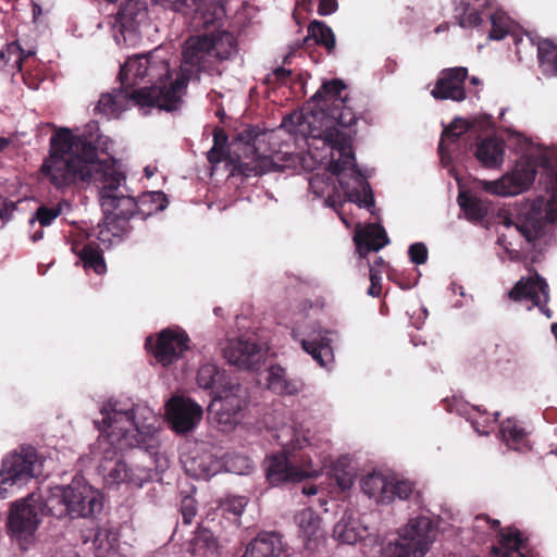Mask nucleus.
<instances>
[{
	"instance_id": "obj_49",
	"label": "nucleus",
	"mask_w": 557,
	"mask_h": 557,
	"mask_svg": "<svg viewBox=\"0 0 557 557\" xmlns=\"http://www.w3.org/2000/svg\"><path fill=\"white\" fill-rule=\"evenodd\" d=\"M156 3L162 4L164 8L171 9L175 12L188 15L190 10H197L201 4V0H152Z\"/></svg>"
},
{
	"instance_id": "obj_43",
	"label": "nucleus",
	"mask_w": 557,
	"mask_h": 557,
	"mask_svg": "<svg viewBox=\"0 0 557 557\" xmlns=\"http://www.w3.org/2000/svg\"><path fill=\"white\" fill-rule=\"evenodd\" d=\"M83 267L86 270L92 269L97 274L106 272L107 267L101 252L90 245L84 246L78 253Z\"/></svg>"
},
{
	"instance_id": "obj_27",
	"label": "nucleus",
	"mask_w": 557,
	"mask_h": 557,
	"mask_svg": "<svg viewBox=\"0 0 557 557\" xmlns=\"http://www.w3.org/2000/svg\"><path fill=\"white\" fill-rule=\"evenodd\" d=\"M282 536L276 532H261L247 546L243 557H281Z\"/></svg>"
},
{
	"instance_id": "obj_36",
	"label": "nucleus",
	"mask_w": 557,
	"mask_h": 557,
	"mask_svg": "<svg viewBox=\"0 0 557 557\" xmlns=\"http://www.w3.org/2000/svg\"><path fill=\"white\" fill-rule=\"evenodd\" d=\"M200 3L197 10H190L194 20L205 28L215 27L225 16L224 5L215 0H201Z\"/></svg>"
},
{
	"instance_id": "obj_17",
	"label": "nucleus",
	"mask_w": 557,
	"mask_h": 557,
	"mask_svg": "<svg viewBox=\"0 0 557 557\" xmlns=\"http://www.w3.org/2000/svg\"><path fill=\"white\" fill-rule=\"evenodd\" d=\"M508 296L515 301H525L529 310L537 307L548 319L552 318V311L546 306L549 299L548 285L539 274L521 277Z\"/></svg>"
},
{
	"instance_id": "obj_22",
	"label": "nucleus",
	"mask_w": 557,
	"mask_h": 557,
	"mask_svg": "<svg viewBox=\"0 0 557 557\" xmlns=\"http://www.w3.org/2000/svg\"><path fill=\"white\" fill-rule=\"evenodd\" d=\"M273 128L267 127L264 124L248 125L238 120H228L226 124H218L213 127L212 139H258Z\"/></svg>"
},
{
	"instance_id": "obj_26",
	"label": "nucleus",
	"mask_w": 557,
	"mask_h": 557,
	"mask_svg": "<svg viewBox=\"0 0 557 557\" xmlns=\"http://www.w3.org/2000/svg\"><path fill=\"white\" fill-rule=\"evenodd\" d=\"M508 235H519L528 245L534 246L535 242L543 234L544 222L537 216L535 211L528 213L525 216H520L516 222L505 220L504 222Z\"/></svg>"
},
{
	"instance_id": "obj_6",
	"label": "nucleus",
	"mask_w": 557,
	"mask_h": 557,
	"mask_svg": "<svg viewBox=\"0 0 557 557\" xmlns=\"http://www.w3.org/2000/svg\"><path fill=\"white\" fill-rule=\"evenodd\" d=\"M158 48L147 54L128 58L121 66L119 79L129 89H157L165 92L175 87L178 107L189 78L184 73L173 78L170 64Z\"/></svg>"
},
{
	"instance_id": "obj_50",
	"label": "nucleus",
	"mask_w": 557,
	"mask_h": 557,
	"mask_svg": "<svg viewBox=\"0 0 557 557\" xmlns=\"http://www.w3.org/2000/svg\"><path fill=\"white\" fill-rule=\"evenodd\" d=\"M61 205L51 208L41 206L37 209L35 216H33L29 222L34 223L38 221L41 226H48L61 214Z\"/></svg>"
},
{
	"instance_id": "obj_62",
	"label": "nucleus",
	"mask_w": 557,
	"mask_h": 557,
	"mask_svg": "<svg viewBox=\"0 0 557 557\" xmlns=\"http://www.w3.org/2000/svg\"><path fill=\"white\" fill-rule=\"evenodd\" d=\"M15 205L12 201L0 199V221H7L11 218Z\"/></svg>"
},
{
	"instance_id": "obj_59",
	"label": "nucleus",
	"mask_w": 557,
	"mask_h": 557,
	"mask_svg": "<svg viewBox=\"0 0 557 557\" xmlns=\"http://www.w3.org/2000/svg\"><path fill=\"white\" fill-rule=\"evenodd\" d=\"M194 503H195L194 499L190 497H186L182 502L181 511H182L183 521L186 524L191 523L194 517L196 516V507H195Z\"/></svg>"
},
{
	"instance_id": "obj_39",
	"label": "nucleus",
	"mask_w": 557,
	"mask_h": 557,
	"mask_svg": "<svg viewBox=\"0 0 557 557\" xmlns=\"http://www.w3.org/2000/svg\"><path fill=\"white\" fill-rule=\"evenodd\" d=\"M0 61L3 63L8 73L14 74L22 72L23 62L25 61V50L17 41L7 44L0 49Z\"/></svg>"
},
{
	"instance_id": "obj_48",
	"label": "nucleus",
	"mask_w": 557,
	"mask_h": 557,
	"mask_svg": "<svg viewBox=\"0 0 557 557\" xmlns=\"http://www.w3.org/2000/svg\"><path fill=\"white\" fill-rule=\"evenodd\" d=\"M38 138L74 139L73 131L69 127H58L52 123H41L37 128Z\"/></svg>"
},
{
	"instance_id": "obj_63",
	"label": "nucleus",
	"mask_w": 557,
	"mask_h": 557,
	"mask_svg": "<svg viewBox=\"0 0 557 557\" xmlns=\"http://www.w3.org/2000/svg\"><path fill=\"white\" fill-rule=\"evenodd\" d=\"M23 81L30 89H38L40 81L34 77L32 74H23Z\"/></svg>"
},
{
	"instance_id": "obj_37",
	"label": "nucleus",
	"mask_w": 557,
	"mask_h": 557,
	"mask_svg": "<svg viewBox=\"0 0 557 557\" xmlns=\"http://www.w3.org/2000/svg\"><path fill=\"white\" fill-rule=\"evenodd\" d=\"M499 433L502 440L511 449L522 451L529 447L527 433L511 419L503 422Z\"/></svg>"
},
{
	"instance_id": "obj_44",
	"label": "nucleus",
	"mask_w": 557,
	"mask_h": 557,
	"mask_svg": "<svg viewBox=\"0 0 557 557\" xmlns=\"http://www.w3.org/2000/svg\"><path fill=\"white\" fill-rule=\"evenodd\" d=\"M215 540L208 529H199L190 542L189 552L193 555H206L208 550L215 549Z\"/></svg>"
},
{
	"instance_id": "obj_2",
	"label": "nucleus",
	"mask_w": 557,
	"mask_h": 557,
	"mask_svg": "<svg viewBox=\"0 0 557 557\" xmlns=\"http://www.w3.org/2000/svg\"><path fill=\"white\" fill-rule=\"evenodd\" d=\"M100 412L104 428L91 451L99 461V473L108 485L127 483L141 487L151 480V470L129 469L120 454L146 444L147 449L157 447V414L146 405L122 400H109Z\"/></svg>"
},
{
	"instance_id": "obj_47",
	"label": "nucleus",
	"mask_w": 557,
	"mask_h": 557,
	"mask_svg": "<svg viewBox=\"0 0 557 557\" xmlns=\"http://www.w3.org/2000/svg\"><path fill=\"white\" fill-rule=\"evenodd\" d=\"M226 471L236 474H246L252 468L251 461L240 454H226L223 459Z\"/></svg>"
},
{
	"instance_id": "obj_7",
	"label": "nucleus",
	"mask_w": 557,
	"mask_h": 557,
	"mask_svg": "<svg viewBox=\"0 0 557 557\" xmlns=\"http://www.w3.org/2000/svg\"><path fill=\"white\" fill-rule=\"evenodd\" d=\"M527 144L525 160L518 162L515 169L495 181L476 180L475 187L495 196L518 195L530 187L536 175V166L552 169L557 164V147H545L539 141Z\"/></svg>"
},
{
	"instance_id": "obj_1",
	"label": "nucleus",
	"mask_w": 557,
	"mask_h": 557,
	"mask_svg": "<svg viewBox=\"0 0 557 557\" xmlns=\"http://www.w3.org/2000/svg\"><path fill=\"white\" fill-rule=\"evenodd\" d=\"M97 141H50L49 157L41 172L57 188L76 181L101 184L99 191L102 211L107 220H128L140 214L139 199L124 195L125 183L119 161L112 157L101 158Z\"/></svg>"
},
{
	"instance_id": "obj_4",
	"label": "nucleus",
	"mask_w": 557,
	"mask_h": 557,
	"mask_svg": "<svg viewBox=\"0 0 557 557\" xmlns=\"http://www.w3.org/2000/svg\"><path fill=\"white\" fill-rule=\"evenodd\" d=\"M346 88L341 78L324 82L309 100L312 109L289 113L278 128L294 139H352L358 119L346 106L347 96H343Z\"/></svg>"
},
{
	"instance_id": "obj_30",
	"label": "nucleus",
	"mask_w": 557,
	"mask_h": 557,
	"mask_svg": "<svg viewBox=\"0 0 557 557\" xmlns=\"http://www.w3.org/2000/svg\"><path fill=\"white\" fill-rule=\"evenodd\" d=\"M527 544L519 530L508 528L500 532L498 545L492 547L494 555L498 557H525Z\"/></svg>"
},
{
	"instance_id": "obj_42",
	"label": "nucleus",
	"mask_w": 557,
	"mask_h": 557,
	"mask_svg": "<svg viewBox=\"0 0 557 557\" xmlns=\"http://www.w3.org/2000/svg\"><path fill=\"white\" fill-rule=\"evenodd\" d=\"M117 542V534L108 528H100L94 539L97 557H108L114 549Z\"/></svg>"
},
{
	"instance_id": "obj_32",
	"label": "nucleus",
	"mask_w": 557,
	"mask_h": 557,
	"mask_svg": "<svg viewBox=\"0 0 557 557\" xmlns=\"http://www.w3.org/2000/svg\"><path fill=\"white\" fill-rule=\"evenodd\" d=\"M186 472L194 478L209 479L219 470V462L208 453L186 456L183 460Z\"/></svg>"
},
{
	"instance_id": "obj_53",
	"label": "nucleus",
	"mask_w": 557,
	"mask_h": 557,
	"mask_svg": "<svg viewBox=\"0 0 557 557\" xmlns=\"http://www.w3.org/2000/svg\"><path fill=\"white\" fill-rule=\"evenodd\" d=\"M73 138L77 139H104V136L100 133L99 122L90 121L84 125L79 134H73ZM109 139V137H106Z\"/></svg>"
},
{
	"instance_id": "obj_16",
	"label": "nucleus",
	"mask_w": 557,
	"mask_h": 557,
	"mask_svg": "<svg viewBox=\"0 0 557 557\" xmlns=\"http://www.w3.org/2000/svg\"><path fill=\"white\" fill-rule=\"evenodd\" d=\"M202 414V407L185 396H173L165 405L166 420L176 434L193 432L200 423Z\"/></svg>"
},
{
	"instance_id": "obj_54",
	"label": "nucleus",
	"mask_w": 557,
	"mask_h": 557,
	"mask_svg": "<svg viewBox=\"0 0 557 557\" xmlns=\"http://www.w3.org/2000/svg\"><path fill=\"white\" fill-rule=\"evenodd\" d=\"M247 503V498L244 496H232L224 502L223 508L225 511L239 517L244 512Z\"/></svg>"
},
{
	"instance_id": "obj_34",
	"label": "nucleus",
	"mask_w": 557,
	"mask_h": 557,
	"mask_svg": "<svg viewBox=\"0 0 557 557\" xmlns=\"http://www.w3.org/2000/svg\"><path fill=\"white\" fill-rule=\"evenodd\" d=\"M389 479L382 473L368 474L361 481L362 491L376 503L388 504L392 502V494L388 491Z\"/></svg>"
},
{
	"instance_id": "obj_64",
	"label": "nucleus",
	"mask_w": 557,
	"mask_h": 557,
	"mask_svg": "<svg viewBox=\"0 0 557 557\" xmlns=\"http://www.w3.org/2000/svg\"><path fill=\"white\" fill-rule=\"evenodd\" d=\"M98 239L103 244L107 242H111V239L109 238V228L107 224H99Z\"/></svg>"
},
{
	"instance_id": "obj_35",
	"label": "nucleus",
	"mask_w": 557,
	"mask_h": 557,
	"mask_svg": "<svg viewBox=\"0 0 557 557\" xmlns=\"http://www.w3.org/2000/svg\"><path fill=\"white\" fill-rule=\"evenodd\" d=\"M539 67L546 77H557V42L548 38L536 41Z\"/></svg>"
},
{
	"instance_id": "obj_61",
	"label": "nucleus",
	"mask_w": 557,
	"mask_h": 557,
	"mask_svg": "<svg viewBox=\"0 0 557 557\" xmlns=\"http://www.w3.org/2000/svg\"><path fill=\"white\" fill-rule=\"evenodd\" d=\"M338 9L337 0H319L318 14L321 16L330 15Z\"/></svg>"
},
{
	"instance_id": "obj_56",
	"label": "nucleus",
	"mask_w": 557,
	"mask_h": 557,
	"mask_svg": "<svg viewBox=\"0 0 557 557\" xmlns=\"http://www.w3.org/2000/svg\"><path fill=\"white\" fill-rule=\"evenodd\" d=\"M483 23V18L479 11H470L468 7L465 9L463 14L459 17L458 24L462 28H474L479 27Z\"/></svg>"
},
{
	"instance_id": "obj_9",
	"label": "nucleus",
	"mask_w": 557,
	"mask_h": 557,
	"mask_svg": "<svg viewBox=\"0 0 557 557\" xmlns=\"http://www.w3.org/2000/svg\"><path fill=\"white\" fill-rule=\"evenodd\" d=\"M157 89H129L126 86L114 88L110 92L101 94L95 113L107 119H119L131 106L156 107L160 110L174 111L177 109L175 87L170 91Z\"/></svg>"
},
{
	"instance_id": "obj_28",
	"label": "nucleus",
	"mask_w": 557,
	"mask_h": 557,
	"mask_svg": "<svg viewBox=\"0 0 557 557\" xmlns=\"http://www.w3.org/2000/svg\"><path fill=\"white\" fill-rule=\"evenodd\" d=\"M300 344L321 367H325L331 361L332 351L329 339L319 324L313 325L312 330L306 333V337L300 338Z\"/></svg>"
},
{
	"instance_id": "obj_60",
	"label": "nucleus",
	"mask_w": 557,
	"mask_h": 557,
	"mask_svg": "<svg viewBox=\"0 0 557 557\" xmlns=\"http://www.w3.org/2000/svg\"><path fill=\"white\" fill-rule=\"evenodd\" d=\"M370 282L371 285L368 289V294L372 297H377L381 293V275L370 267Z\"/></svg>"
},
{
	"instance_id": "obj_46",
	"label": "nucleus",
	"mask_w": 557,
	"mask_h": 557,
	"mask_svg": "<svg viewBox=\"0 0 557 557\" xmlns=\"http://www.w3.org/2000/svg\"><path fill=\"white\" fill-rule=\"evenodd\" d=\"M490 21L492 25L490 38L493 40L504 39L510 30L511 21L509 16L500 10H496L490 15Z\"/></svg>"
},
{
	"instance_id": "obj_52",
	"label": "nucleus",
	"mask_w": 557,
	"mask_h": 557,
	"mask_svg": "<svg viewBox=\"0 0 557 557\" xmlns=\"http://www.w3.org/2000/svg\"><path fill=\"white\" fill-rule=\"evenodd\" d=\"M342 461H338L332 468V476L335 479L336 484L342 491L349 490L354 484V474L351 470L343 468L339 469Z\"/></svg>"
},
{
	"instance_id": "obj_8",
	"label": "nucleus",
	"mask_w": 557,
	"mask_h": 557,
	"mask_svg": "<svg viewBox=\"0 0 557 557\" xmlns=\"http://www.w3.org/2000/svg\"><path fill=\"white\" fill-rule=\"evenodd\" d=\"M48 512L57 518H87L100 512L102 495L82 478H75L66 486H55L45 500Z\"/></svg>"
},
{
	"instance_id": "obj_13",
	"label": "nucleus",
	"mask_w": 557,
	"mask_h": 557,
	"mask_svg": "<svg viewBox=\"0 0 557 557\" xmlns=\"http://www.w3.org/2000/svg\"><path fill=\"white\" fill-rule=\"evenodd\" d=\"M248 401L245 387L238 383H226L208 407L210 419L222 432H231L242 422Z\"/></svg>"
},
{
	"instance_id": "obj_41",
	"label": "nucleus",
	"mask_w": 557,
	"mask_h": 557,
	"mask_svg": "<svg viewBox=\"0 0 557 557\" xmlns=\"http://www.w3.org/2000/svg\"><path fill=\"white\" fill-rule=\"evenodd\" d=\"M168 206V199L162 191H148L139 198L140 214L148 216L154 212L162 211Z\"/></svg>"
},
{
	"instance_id": "obj_31",
	"label": "nucleus",
	"mask_w": 557,
	"mask_h": 557,
	"mask_svg": "<svg viewBox=\"0 0 557 557\" xmlns=\"http://www.w3.org/2000/svg\"><path fill=\"white\" fill-rule=\"evenodd\" d=\"M268 388L278 395H295L302 388V383L297 379H289L285 369L281 366H271L267 375Z\"/></svg>"
},
{
	"instance_id": "obj_45",
	"label": "nucleus",
	"mask_w": 557,
	"mask_h": 557,
	"mask_svg": "<svg viewBox=\"0 0 557 557\" xmlns=\"http://www.w3.org/2000/svg\"><path fill=\"white\" fill-rule=\"evenodd\" d=\"M222 376L223 374L215 363L207 362L198 370L197 384L205 389L213 388L222 381Z\"/></svg>"
},
{
	"instance_id": "obj_11",
	"label": "nucleus",
	"mask_w": 557,
	"mask_h": 557,
	"mask_svg": "<svg viewBox=\"0 0 557 557\" xmlns=\"http://www.w3.org/2000/svg\"><path fill=\"white\" fill-rule=\"evenodd\" d=\"M437 531L434 522L426 516L410 518L398 530L395 542L383 549V557H423L435 541Z\"/></svg>"
},
{
	"instance_id": "obj_33",
	"label": "nucleus",
	"mask_w": 557,
	"mask_h": 557,
	"mask_svg": "<svg viewBox=\"0 0 557 557\" xmlns=\"http://www.w3.org/2000/svg\"><path fill=\"white\" fill-rule=\"evenodd\" d=\"M474 154L483 166L498 169L504 162V141H476Z\"/></svg>"
},
{
	"instance_id": "obj_38",
	"label": "nucleus",
	"mask_w": 557,
	"mask_h": 557,
	"mask_svg": "<svg viewBox=\"0 0 557 557\" xmlns=\"http://www.w3.org/2000/svg\"><path fill=\"white\" fill-rule=\"evenodd\" d=\"M313 39L317 45L323 46L329 53L335 50V36L331 27L323 21L314 20L308 26L306 42Z\"/></svg>"
},
{
	"instance_id": "obj_18",
	"label": "nucleus",
	"mask_w": 557,
	"mask_h": 557,
	"mask_svg": "<svg viewBox=\"0 0 557 557\" xmlns=\"http://www.w3.org/2000/svg\"><path fill=\"white\" fill-rule=\"evenodd\" d=\"M495 122L488 114H478L469 119L456 116L442 132L440 139H459L470 134L474 139H498L494 136Z\"/></svg>"
},
{
	"instance_id": "obj_15",
	"label": "nucleus",
	"mask_w": 557,
	"mask_h": 557,
	"mask_svg": "<svg viewBox=\"0 0 557 557\" xmlns=\"http://www.w3.org/2000/svg\"><path fill=\"white\" fill-rule=\"evenodd\" d=\"M42 504L34 494L16 502L9 516V528L18 541L28 542L35 534L40 517Z\"/></svg>"
},
{
	"instance_id": "obj_14",
	"label": "nucleus",
	"mask_w": 557,
	"mask_h": 557,
	"mask_svg": "<svg viewBox=\"0 0 557 557\" xmlns=\"http://www.w3.org/2000/svg\"><path fill=\"white\" fill-rule=\"evenodd\" d=\"M42 462L32 446H22L7 455L0 470V496L5 497L7 486H22L41 473Z\"/></svg>"
},
{
	"instance_id": "obj_21",
	"label": "nucleus",
	"mask_w": 557,
	"mask_h": 557,
	"mask_svg": "<svg viewBox=\"0 0 557 557\" xmlns=\"http://www.w3.org/2000/svg\"><path fill=\"white\" fill-rule=\"evenodd\" d=\"M221 349L227 362L240 369H253L264 355L261 345L244 336L227 339Z\"/></svg>"
},
{
	"instance_id": "obj_19",
	"label": "nucleus",
	"mask_w": 557,
	"mask_h": 557,
	"mask_svg": "<svg viewBox=\"0 0 557 557\" xmlns=\"http://www.w3.org/2000/svg\"><path fill=\"white\" fill-rule=\"evenodd\" d=\"M188 348V335L176 327L161 331L151 350L157 362L168 367L182 358Z\"/></svg>"
},
{
	"instance_id": "obj_25",
	"label": "nucleus",
	"mask_w": 557,
	"mask_h": 557,
	"mask_svg": "<svg viewBox=\"0 0 557 557\" xmlns=\"http://www.w3.org/2000/svg\"><path fill=\"white\" fill-rule=\"evenodd\" d=\"M296 523L298 525V535L307 548L315 547L324 539L321 519L311 508L301 510L296 516Z\"/></svg>"
},
{
	"instance_id": "obj_5",
	"label": "nucleus",
	"mask_w": 557,
	"mask_h": 557,
	"mask_svg": "<svg viewBox=\"0 0 557 557\" xmlns=\"http://www.w3.org/2000/svg\"><path fill=\"white\" fill-rule=\"evenodd\" d=\"M275 440L283 453L265 460L267 479L271 485L315 479L329 463V443H314L309 431L302 428L283 425L276 431Z\"/></svg>"
},
{
	"instance_id": "obj_55",
	"label": "nucleus",
	"mask_w": 557,
	"mask_h": 557,
	"mask_svg": "<svg viewBox=\"0 0 557 557\" xmlns=\"http://www.w3.org/2000/svg\"><path fill=\"white\" fill-rule=\"evenodd\" d=\"M292 76V71L283 66L274 69L268 74L265 82L274 87L285 85Z\"/></svg>"
},
{
	"instance_id": "obj_10",
	"label": "nucleus",
	"mask_w": 557,
	"mask_h": 557,
	"mask_svg": "<svg viewBox=\"0 0 557 557\" xmlns=\"http://www.w3.org/2000/svg\"><path fill=\"white\" fill-rule=\"evenodd\" d=\"M257 141H214L208 151V160L211 163L226 161L232 165V172H238L245 176L261 175L272 166V158L260 153Z\"/></svg>"
},
{
	"instance_id": "obj_12",
	"label": "nucleus",
	"mask_w": 557,
	"mask_h": 557,
	"mask_svg": "<svg viewBox=\"0 0 557 557\" xmlns=\"http://www.w3.org/2000/svg\"><path fill=\"white\" fill-rule=\"evenodd\" d=\"M235 46V37L227 32L190 37L183 49V62L197 72L207 71L212 59L227 60Z\"/></svg>"
},
{
	"instance_id": "obj_24",
	"label": "nucleus",
	"mask_w": 557,
	"mask_h": 557,
	"mask_svg": "<svg viewBox=\"0 0 557 557\" xmlns=\"http://www.w3.org/2000/svg\"><path fill=\"white\" fill-rule=\"evenodd\" d=\"M354 240L361 258H364L370 251H379L389 243L385 230L375 223L363 228L357 225Z\"/></svg>"
},
{
	"instance_id": "obj_23",
	"label": "nucleus",
	"mask_w": 557,
	"mask_h": 557,
	"mask_svg": "<svg viewBox=\"0 0 557 557\" xmlns=\"http://www.w3.org/2000/svg\"><path fill=\"white\" fill-rule=\"evenodd\" d=\"M368 535V527L352 511H345L333 529V537L349 545L364 540Z\"/></svg>"
},
{
	"instance_id": "obj_57",
	"label": "nucleus",
	"mask_w": 557,
	"mask_h": 557,
	"mask_svg": "<svg viewBox=\"0 0 557 557\" xmlns=\"http://www.w3.org/2000/svg\"><path fill=\"white\" fill-rule=\"evenodd\" d=\"M410 260L416 264H423L428 259V248L422 243L412 244L408 250Z\"/></svg>"
},
{
	"instance_id": "obj_29",
	"label": "nucleus",
	"mask_w": 557,
	"mask_h": 557,
	"mask_svg": "<svg viewBox=\"0 0 557 557\" xmlns=\"http://www.w3.org/2000/svg\"><path fill=\"white\" fill-rule=\"evenodd\" d=\"M148 15L147 3L144 0H125L116 13V22L123 32H136Z\"/></svg>"
},
{
	"instance_id": "obj_3",
	"label": "nucleus",
	"mask_w": 557,
	"mask_h": 557,
	"mask_svg": "<svg viewBox=\"0 0 557 557\" xmlns=\"http://www.w3.org/2000/svg\"><path fill=\"white\" fill-rule=\"evenodd\" d=\"M307 151L300 157L302 166L314 170L319 164L327 166L309 177L310 191L324 198L327 207L336 208L339 202L338 187L346 199L360 208H372L374 199L367 178L371 173L362 172L356 164L351 141H304Z\"/></svg>"
},
{
	"instance_id": "obj_40",
	"label": "nucleus",
	"mask_w": 557,
	"mask_h": 557,
	"mask_svg": "<svg viewBox=\"0 0 557 557\" xmlns=\"http://www.w3.org/2000/svg\"><path fill=\"white\" fill-rule=\"evenodd\" d=\"M458 203L466 216L471 221H481L488 212V205L478 196L460 193Z\"/></svg>"
},
{
	"instance_id": "obj_20",
	"label": "nucleus",
	"mask_w": 557,
	"mask_h": 557,
	"mask_svg": "<svg viewBox=\"0 0 557 557\" xmlns=\"http://www.w3.org/2000/svg\"><path fill=\"white\" fill-rule=\"evenodd\" d=\"M469 76L465 66L447 67L440 72L431 95L436 100H451L461 102L467 99L465 87Z\"/></svg>"
},
{
	"instance_id": "obj_51",
	"label": "nucleus",
	"mask_w": 557,
	"mask_h": 557,
	"mask_svg": "<svg viewBox=\"0 0 557 557\" xmlns=\"http://www.w3.org/2000/svg\"><path fill=\"white\" fill-rule=\"evenodd\" d=\"M388 491L392 494V502L396 498L407 499L412 493V484L409 481L391 478Z\"/></svg>"
},
{
	"instance_id": "obj_58",
	"label": "nucleus",
	"mask_w": 557,
	"mask_h": 557,
	"mask_svg": "<svg viewBox=\"0 0 557 557\" xmlns=\"http://www.w3.org/2000/svg\"><path fill=\"white\" fill-rule=\"evenodd\" d=\"M545 214L548 222H555L557 220V174L553 193L545 206Z\"/></svg>"
}]
</instances>
